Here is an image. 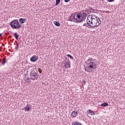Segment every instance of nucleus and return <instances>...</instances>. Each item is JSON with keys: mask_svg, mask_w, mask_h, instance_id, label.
Returning <instances> with one entry per match:
<instances>
[{"mask_svg": "<svg viewBox=\"0 0 125 125\" xmlns=\"http://www.w3.org/2000/svg\"><path fill=\"white\" fill-rule=\"evenodd\" d=\"M5 62H6V59L4 58L2 60V62L1 63V65H4V64H5Z\"/></svg>", "mask_w": 125, "mask_h": 125, "instance_id": "dca6fc26", "label": "nucleus"}, {"mask_svg": "<svg viewBox=\"0 0 125 125\" xmlns=\"http://www.w3.org/2000/svg\"><path fill=\"white\" fill-rule=\"evenodd\" d=\"M73 16V14H72L68 18V21H70V22H73V19H72V17Z\"/></svg>", "mask_w": 125, "mask_h": 125, "instance_id": "a211bd4d", "label": "nucleus"}, {"mask_svg": "<svg viewBox=\"0 0 125 125\" xmlns=\"http://www.w3.org/2000/svg\"><path fill=\"white\" fill-rule=\"evenodd\" d=\"M19 22L21 24H24L26 22V19L21 18L19 20Z\"/></svg>", "mask_w": 125, "mask_h": 125, "instance_id": "9b49d317", "label": "nucleus"}, {"mask_svg": "<svg viewBox=\"0 0 125 125\" xmlns=\"http://www.w3.org/2000/svg\"><path fill=\"white\" fill-rule=\"evenodd\" d=\"M27 80H30V78H29V77L26 78Z\"/></svg>", "mask_w": 125, "mask_h": 125, "instance_id": "bb28decb", "label": "nucleus"}, {"mask_svg": "<svg viewBox=\"0 0 125 125\" xmlns=\"http://www.w3.org/2000/svg\"><path fill=\"white\" fill-rule=\"evenodd\" d=\"M61 0H56V4H55V5L56 6H57L58 5V4H59V3H60V1Z\"/></svg>", "mask_w": 125, "mask_h": 125, "instance_id": "f3484780", "label": "nucleus"}, {"mask_svg": "<svg viewBox=\"0 0 125 125\" xmlns=\"http://www.w3.org/2000/svg\"><path fill=\"white\" fill-rule=\"evenodd\" d=\"M102 107H106V106H109V104L106 102H104L101 105Z\"/></svg>", "mask_w": 125, "mask_h": 125, "instance_id": "f8f14e48", "label": "nucleus"}, {"mask_svg": "<svg viewBox=\"0 0 125 125\" xmlns=\"http://www.w3.org/2000/svg\"><path fill=\"white\" fill-rule=\"evenodd\" d=\"M82 83H86V82L85 81V80H83Z\"/></svg>", "mask_w": 125, "mask_h": 125, "instance_id": "b1692460", "label": "nucleus"}, {"mask_svg": "<svg viewBox=\"0 0 125 125\" xmlns=\"http://www.w3.org/2000/svg\"><path fill=\"white\" fill-rule=\"evenodd\" d=\"M73 19L75 20V23H80L85 21L86 14L83 12L78 13L73 16Z\"/></svg>", "mask_w": 125, "mask_h": 125, "instance_id": "7ed1b4c3", "label": "nucleus"}, {"mask_svg": "<svg viewBox=\"0 0 125 125\" xmlns=\"http://www.w3.org/2000/svg\"><path fill=\"white\" fill-rule=\"evenodd\" d=\"M95 60H96L90 58L86 61V64L87 66L84 67V70L86 71L87 73H90L92 72L93 70H95L96 68H97V64H96V62H94Z\"/></svg>", "mask_w": 125, "mask_h": 125, "instance_id": "f03ea898", "label": "nucleus"}, {"mask_svg": "<svg viewBox=\"0 0 125 125\" xmlns=\"http://www.w3.org/2000/svg\"><path fill=\"white\" fill-rule=\"evenodd\" d=\"M67 57H69V58H70V59H74V58L73 57V56H72L70 54H67Z\"/></svg>", "mask_w": 125, "mask_h": 125, "instance_id": "6ab92c4d", "label": "nucleus"}, {"mask_svg": "<svg viewBox=\"0 0 125 125\" xmlns=\"http://www.w3.org/2000/svg\"><path fill=\"white\" fill-rule=\"evenodd\" d=\"M38 59V57L36 56H33L30 58V61H31V62H36Z\"/></svg>", "mask_w": 125, "mask_h": 125, "instance_id": "1a4fd4ad", "label": "nucleus"}, {"mask_svg": "<svg viewBox=\"0 0 125 125\" xmlns=\"http://www.w3.org/2000/svg\"><path fill=\"white\" fill-rule=\"evenodd\" d=\"M29 106H30V105L27 104L26 106L23 107V111H25V112H30V110H31V107Z\"/></svg>", "mask_w": 125, "mask_h": 125, "instance_id": "0eeeda50", "label": "nucleus"}, {"mask_svg": "<svg viewBox=\"0 0 125 125\" xmlns=\"http://www.w3.org/2000/svg\"><path fill=\"white\" fill-rule=\"evenodd\" d=\"M107 1L109 2H113V1H114L115 0H107Z\"/></svg>", "mask_w": 125, "mask_h": 125, "instance_id": "412c9836", "label": "nucleus"}, {"mask_svg": "<svg viewBox=\"0 0 125 125\" xmlns=\"http://www.w3.org/2000/svg\"><path fill=\"white\" fill-rule=\"evenodd\" d=\"M89 22H88V17L87 18V20H86V23H84L83 24V27H86V28H87V27H89V28H90V25H89L88 24Z\"/></svg>", "mask_w": 125, "mask_h": 125, "instance_id": "9d476101", "label": "nucleus"}, {"mask_svg": "<svg viewBox=\"0 0 125 125\" xmlns=\"http://www.w3.org/2000/svg\"><path fill=\"white\" fill-rule=\"evenodd\" d=\"M38 71H37L36 69L32 70L30 73L31 80H32V81L38 80V79L40 78V75L38 74Z\"/></svg>", "mask_w": 125, "mask_h": 125, "instance_id": "20e7f679", "label": "nucleus"}, {"mask_svg": "<svg viewBox=\"0 0 125 125\" xmlns=\"http://www.w3.org/2000/svg\"><path fill=\"white\" fill-rule=\"evenodd\" d=\"M63 64H64V67L65 69H68V68H71V62L69 60L67 61L66 62L63 63Z\"/></svg>", "mask_w": 125, "mask_h": 125, "instance_id": "423d86ee", "label": "nucleus"}, {"mask_svg": "<svg viewBox=\"0 0 125 125\" xmlns=\"http://www.w3.org/2000/svg\"><path fill=\"white\" fill-rule=\"evenodd\" d=\"M1 62V59H0V63Z\"/></svg>", "mask_w": 125, "mask_h": 125, "instance_id": "cd10ccee", "label": "nucleus"}, {"mask_svg": "<svg viewBox=\"0 0 125 125\" xmlns=\"http://www.w3.org/2000/svg\"><path fill=\"white\" fill-rule=\"evenodd\" d=\"M70 116H71L72 118H76L78 116V112L76 110L73 111Z\"/></svg>", "mask_w": 125, "mask_h": 125, "instance_id": "6e6552de", "label": "nucleus"}, {"mask_svg": "<svg viewBox=\"0 0 125 125\" xmlns=\"http://www.w3.org/2000/svg\"><path fill=\"white\" fill-rule=\"evenodd\" d=\"M14 36L15 37V39L18 40V38H19V34H18V33L16 32L15 33H14Z\"/></svg>", "mask_w": 125, "mask_h": 125, "instance_id": "4468645a", "label": "nucleus"}, {"mask_svg": "<svg viewBox=\"0 0 125 125\" xmlns=\"http://www.w3.org/2000/svg\"><path fill=\"white\" fill-rule=\"evenodd\" d=\"M88 25L91 29H95V28L100 26L101 24V20L95 15H90L88 16Z\"/></svg>", "mask_w": 125, "mask_h": 125, "instance_id": "f257e3e1", "label": "nucleus"}, {"mask_svg": "<svg viewBox=\"0 0 125 125\" xmlns=\"http://www.w3.org/2000/svg\"><path fill=\"white\" fill-rule=\"evenodd\" d=\"M70 0H64V2H69Z\"/></svg>", "mask_w": 125, "mask_h": 125, "instance_id": "5701e85b", "label": "nucleus"}, {"mask_svg": "<svg viewBox=\"0 0 125 125\" xmlns=\"http://www.w3.org/2000/svg\"><path fill=\"white\" fill-rule=\"evenodd\" d=\"M89 10H90V11H93V9L91 7H89Z\"/></svg>", "mask_w": 125, "mask_h": 125, "instance_id": "4be33fe9", "label": "nucleus"}, {"mask_svg": "<svg viewBox=\"0 0 125 125\" xmlns=\"http://www.w3.org/2000/svg\"><path fill=\"white\" fill-rule=\"evenodd\" d=\"M18 47H19V45H17L16 49H18Z\"/></svg>", "mask_w": 125, "mask_h": 125, "instance_id": "393cba45", "label": "nucleus"}, {"mask_svg": "<svg viewBox=\"0 0 125 125\" xmlns=\"http://www.w3.org/2000/svg\"><path fill=\"white\" fill-rule=\"evenodd\" d=\"M102 12H103L104 13H109V11H102Z\"/></svg>", "mask_w": 125, "mask_h": 125, "instance_id": "aec40b11", "label": "nucleus"}, {"mask_svg": "<svg viewBox=\"0 0 125 125\" xmlns=\"http://www.w3.org/2000/svg\"><path fill=\"white\" fill-rule=\"evenodd\" d=\"M54 24L57 26V27H60V23L58 21H54Z\"/></svg>", "mask_w": 125, "mask_h": 125, "instance_id": "ddd939ff", "label": "nucleus"}, {"mask_svg": "<svg viewBox=\"0 0 125 125\" xmlns=\"http://www.w3.org/2000/svg\"><path fill=\"white\" fill-rule=\"evenodd\" d=\"M29 82H31V81H29Z\"/></svg>", "mask_w": 125, "mask_h": 125, "instance_id": "c85d7f7f", "label": "nucleus"}, {"mask_svg": "<svg viewBox=\"0 0 125 125\" xmlns=\"http://www.w3.org/2000/svg\"><path fill=\"white\" fill-rule=\"evenodd\" d=\"M1 36H2V34L0 33V37H1Z\"/></svg>", "mask_w": 125, "mask_h": 125, "instance_id": "a878e982", "label": "nucleus"}, {"mask_svg": "<svg viewBox=\"0 0 125 125\" xmlns=\"http://www.w3.org/2000/svg\"><path fill=\"white\" fill-rule=\"evenodd\" d=\"M88 112L90 114H91V116L95 115V113H94V112H93V111L90 109L88 110Z\"/></svg>", "mask_w": 125, "mask_h": 125, "instance_id": "2eb2a0df", "label": "nucleus"}, {"mask_svg": "<svg viewBox=\"0 0 125 125\" xmlns=\"http://www.w3.org/2000/svg\"><path fill=\"white\" fill-rule=\"evenodd\" d=\"M10 26L12 28H14V29H20L21 28V25H20L17 20H13L10 22Z\"/></svg>", "mask_w": 125, "mask_h": 125, "instance_id": "39448f33", "label": "nucleus"}]
</instances>
